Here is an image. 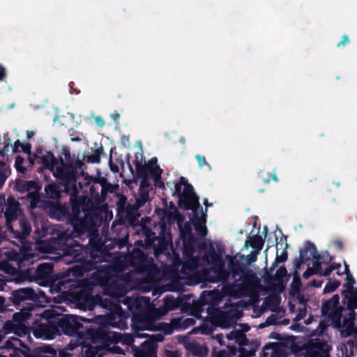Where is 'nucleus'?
Wrapping results in <instances>:
<instances>
[{
    "label": "nucleus",
    "mask_w": 357,
    "mask_h": 357,
    "mask_svg": "<svg viewBox=\"0 0 357 357\" xmlns=\"http://www.w3.org/2000/svg\"><path fill=\"white\" fill-rule=\"evenodd\" d=\"M211 258L208 262L213 265L210 269H206L203 272V279L208 282H221L226 284L230 275L234 280L237 277V281H243L246 286H251L255 280V275L252 271L248 269L243 264L231 257L228 260V268L226 270L225 263L222 259H218L216 252L213 250L211 254Z\"/></svg>",
    "instance_id": "3"
},
{
    "label": "nucleus",
    "mask_w": 357,
    "mask_h": 357,
    "mask_svg": "<svg viewBox=\"0 0 357 357\" xmlns=\"http://www.w3.org/2000/svg\"><path fill=\"white\" fill-rule=\"evenodd\" d=\"M114 190V185L109 182H107L105 185H102L100 190V200H102V202L106 200L107 194L109 192H113Z\"/></svg>",
    "instance_id": "47"
},
{
    "label": "nucleus",
    "mask_w": 357,
    "mask_h": 357,
    "mask_svg": "<svg viewBox=\"0 0 357 357\" xmlns=\"http://www.w3.org/2000/svg\"><path fill=\"white\" fill-rule=\"evenodd\" d=\"M216 357H230L229 354L225 349L218 351L216 353Z\"/></svg>",
    "instance_id": "64"
},
{
    "label": "nucleus",
    "mask_w": 357,
    "mask_h": 357,
    "mask_svg": "<svg viewBox=\"0 0 357 357\" xmlns=\"http://www.w3.org/2000/svg\"><path fill=\"white\" fill-rule=\"evenodd\" d=\"M143 234L145 236V243L148 247H150L151 245H153L155 242V238L157 236L155 234L149 227H143Z\"/></svg>",
    "instance_id": "43"
},
{
    "label": "nucleus",
    "mask_w": 357,
    "mask_h": 357,
    "mask_svg": "<svg viewBox=\"0 0 357 357\" xmlns=\"http://www.w3.org/2000/svg\"><path fill=\"white\" fill-rule=\"evenodd\" d=\"M6 311H13V309H10V304L8 301H6L3 296H0V313Z\"/></svg>",
    "instance_id": "55"
},
{
    "label": "nucleus",
    "mask_w": 357,
    "mask_h": 357,
    "mask_svg": "<svg viewBox=\"0 0 357 357\" xmlns=\"http://www.w3.org/2000/svg\"><path fill=\"white\" fill-rule=\"evenodd\" d=\"M122 335H123V334H121V333L111 331L110 336H109L110 339H109V342H112V343L121 342V339H122Z\"/></svg>",
    "instance_id": "56"
},
{
    "label": "nucleus",
    "mask_w": 357,
    "mask_h": 357,
    "mask_svg": "<svg viewBox=\"0 0 357 357\" xmlns=\"http://www.w3.org/2000/svg\"><path fill=\"white\" fill-rule=\"evenodd\" d=\"M93 153L90 155H84V160L87 163H100V156L103 153V147H100L93 150L92 149Z\"/></svg>",
    "instance_id": "37"
},
{
    "label": "nucleus",
    "mask_w": 357,
    "mask_h": 357,
    "mask_svg": "<svg viewBox=\"0 0 357 357\" xmlns=\"http://www.w3.org/2000/svg\"><path fill=\"white\" fill-rule=\"evenodd\" d=\"M89 191L90 195L94 198L96 202H102L100 200V193H99V186L93 183L89 187Z\"/></svg>",
    "instance_id": "50"
},
{
    "label": "nucleus",
    "mask_w": 357,
    "mask_h": 357,
    "mask_svg": "<svg viewBox=\"0 0 357 357\" xmlns=\"http://www.w3.org/2000/svg\"><path fill=\"white\" fill-rule=\"evenodd\" d=\"M44 208L48 210L50 217L57 220H66L70 222V211L66 204H61L59 202L56 203L47 200L44 202Z\"/></svg>",
    "instance_id": "11"
},
{
    "label": "nucleus",
    "mask_w": 357,
    "mask_h": 357,
    "mask_svg": "<svg viewBox=\"0 0 357 357\" xmlns=\"http://www.w3.org/2000/svg\"><path fill=\"white\" fill-rule=\"evenodd\" d=\"M192 354L195 356H204L207 354V349L202 347L199 344H193L190 348Z\"/></svg>",
    "instance_id": "46"
},
{
    "label": "nucleus",
    "mask_w": 357,
    "mask_h": 357,
    "mask_svg": "<svg viewBox=\"0 0 357 357\" xmlns=\"http://www.w3.org/2000/svg\"><path fill=\"white\" fill-rule=\"evenodd\" d=\"M350 43L349 38L347 35H344L342 37V40L337 44L338 47H344Z\"/></svg>",
    "instance_id": "61"
},
{
    "label": "nucleus",
    "mask_w": 357,
    "mask_h": 357,
    "mask_svg": "<svg viewBox=\"0 0 357 357\" xmlns=\"http://www.w3.org/2000/svg\"><path fill=\"white\" fill-rule=\"evenodd\" d=\"M310 251V255L315 253L314 244L310 241H306L304 248L300 250V256L298 258H296L294 261V271H297L301 268V266L303 264L310 261V257H307V252Z\"/></svg>",
    "instance_id": "22"
},
{
    "label": "nucleus",
    "mask_w": 357,
    "mask_h": 357,
    "mask_svg": "<svg viewBox=\"0 0 357 357\" xmlns=\"http://www.w3.org/2000/svg\"><path fill=\"white\" fill-rule=\"evenodd\" d=\"M24 351H26V349L24 350H22L18 348H15L13 353L10 354L9 356L10 357H22V355L24 356Z\"/></svg>",
    "instance_id": "62"
},
{
    "label": "nucleus",
    "mask_w": 357,
    "mask_h": 357,
    "mask_svg": "<svg viewBox=\"0 0 357 357\" xmlns=\"http://www.w3.org/2000/svg\"><path fill=\"white\" fill-rule=\"evenodd\" d=\"M42 185L38 181L31 180L26 181L23 179H16L14 189L20 193H31L32 192L40 191Z\"/></svg>",
    "instance_id": "18"
},
{
    "label": "nucleus",
    "mask_w": 357,
    "mask_h": 357,
    "mask_svg": "<svg viewBox=\"0 0 357 357\" xmlns=\"http://www.w3.org/2000/svg\"><path fill=\"white\" fill-rule=\"evenodd\" d=\"M180 238L183 241V253L188 256L195 252V243L197 239L192 232L190 225L187 222L180 227Z\"/></svg>",
    "instance_id": "12"
},
{
    "label": "nucleus",
    "mask_w": 357,
    "mask_h": 357,
    "mask_svg": "<svg viewBox=\"0 0 357 357\" xmlns=\"http://www.w3.org/2000/svg\"><path fill=\"white\" fill-rule=\"evenodd\" d=\"M195 158L197 160L199 168L203 169L204 167H206L208 171L211 170V166L206 161V158L204 155L197 154L195 155Z\"/></svg>",
    "instance_id": "51"
},
{
    "label": "nucleus",
    "mask_w": 357,
    "mask_h": 357,
    "mask_svg": "<svg viewBox=\"0 0 357 357\" xmlns=\"http://www.w3.org/2000/svg\"><path fill=\"white\" fill-rule=\"evenodd\" d=\"M59 319V326H60L61 333L69 336H75L78 333V331L83 327L80 321L89 323L90 320L87 318L73 315L65 314Z\"/></svg>",
    "instance_id": "6"
},
{
    "label": "nucleus",
    "mask_w": 357,
    "mask_h": 357,
    "mask_svg": "<svg viewBox=\"0 0 357 357\" xmlns=\"http://www.w3.org/2000/svg\"><path fill=\"white\" fill-rule=\"evenodd\" d=\"M24 161V158L20 155H17L15 158V167L18 172L22 174H24L26 171V167L23 166Z\"/></svg>",
    "instance_id": "52"
},
{
    "label": "nucleus",
    "mask_w": 357,
    "mask_h": 357,
    "mask_svg": "<svg viewBox=\"0 0 357 357\" xmlns=\"http://www.w3.org/2000/svg\"><path fill=\"white\" fill-rule=\"evenodd\" d=\"M264 244V239L259 234L252 236H248V239L245 241V246L247 248L250 246L254 250L261 252Z\"/></svg>",
    "instance_id": "31"
},
{
    "label": "nucleus",
    "mask_w": 357,
    "mask_h": 357,
    "mask_svg": "<svg viewBox=\"0 0 357 357\" xmlns=\"http://www.w3.org/2000/svg\"><path fill=\"white\" fill-rule=\"evenodd\" d=\"M41 331L49 339H52L55 335L61 334V328L59 326L58 317L54 318L50 321L47 324H41Z\"/></svg>",
    "instance_id": "24"
},
{
    "label": "nucleus",
    "mask_w": 357,
    "mask_h": 357,
    "mask_svg": "<svg viewBox=\"0 0 357 357\" xmlns=\"http://www.w3.org/2000/svg\"><path fill=\"white\" fill-rule=\"evenodd\" d=\"M147 166H149V169L151 171V174L153 177H156L158 178H160V176L162 173V169L160 168V167L158 165V159L157 158L154 157L152 158L149 162V164H147Z\"/></svg>",
    "instance_id": "38"
},
{
    "label": "nucleus",
    "mask_w": 357,
    "mask_h": 357,
    "mask_svg": "<svg viewBox=\"0 0 357 357\" xmlns=\"http://www.w3.org/2000/svg\"><path fill=\"white\" fill-rule=\"evenodd\" d=\"M150 338L143 342L139 347H132L134 357H158V342L162 341V337Z\"/></svg>",
    "instance_id": "9"
},
{
    "label": "nucleus",
    "mask_w": 357,
    "mask_h": 357,
    "mask_svg": "<svg viewBox=\"0 0 357 357\" xmlns=\"http://www.w3.org/2000/svg\"><path fill=\"white\" fill-rule=\"evenodd\" d=\"M99 305L102 308L109 310L112 314H116L121 310V306L120 304L107 298L99 301Z\"/></svg>",
    "instance_id": "34"
},
{
    "label": "nucleus",
    "mask_w": 357,
    "mask_h": 357,
    "mask_svg": "<svg viewBox=\"0 0 357 357\" xmlns=\"http://www.w3.org/2000/svg\"><path fill=\"white\" fill-rule=\"evenodd\" d=\"M44 190L45 196L47 199H51L59 202L61 198V190L59 188V186L57 184L54 183H48L45 186Z\"/></svg>",
    "instance_id": "29"
},
{
    "label": "nucleus",
    "mask_w": 357,
    "mask_h": 357,
    "mask_svg": "<svg viewBox=\"0 0 357 357\" xmlns=\"http://www.w3.org/2000/svg\"><path fill=\"white\" fill-rule=\"evenodd\" d=\"M135 171L138 178H147L148 174H151L149 166L146 164L142 165L137 159L135 160Z\"/></svg>",
    "instance_id": "40"
},
{
    "label": "nucleus",
    "mask_w": 357,
    "mask_h": 357,
    "mask_svg": "<svg viewBox=\"0 0 357 357\" xmlns=\"http://www.w3.org/2000/svg\"><path fill=\"white\" fill-rule=\"evenodd\" d=\"M194 227L195 230L202 236H205L206 234V227L205 222H202L197 216V221L194 222Z\"/></svg>",
    "instance_id": "49"
},
{
    "label": "nucleus",
    "mask_w": 357,
    "mask_h": 357,
    "mask_svg": "<svg viewBox=\"0 0 357 357\" xmlns=\"http://www.w3.org/2000/svg\"><path fill=\"white\" fill-rule=\"evenodd\" d=\"M260 252L257 250H252L251 252L245 257L248 263L250 264L251 263L255 262L257 259V256Z\"/></svg>",
    "instance_id": "58"
},
{
    "label": "nucleus",
    "mask_w": 357,
    "mask_h": 357,
    "mask_svg": "<svg viewBox=\"0 0 357 357\" xmlns=\"http://www.w3.org/2000/svg\"><path fill=\"white\" fill-rule=\"evenodd\" d=\"M54 266L50 263L39 264L32 275V279L40 286H49L53 282Z\"/></svg>",
    "instance_id": "10"
},
{
    "label": "nucleus",
    "mask_w": 357,
    "mask_h": 357,
    "mask_svg": "<svg viewBox=\"0 0 357 357\" xmlns=\"http://www.w3.org/2000/svg\"><path fill=\"white\" fill-rule=\"evenodd\" d=\"M128 234H126V236L121 238H114L112 241V247L111 246V244L105 245V250H109L114 248H118L119 250H122L124 248H126L128 249Z\"/></svg>",
    "instance_id": "36"
},
{
    "label": "nucleus",
    "mask_w": 357,
    "mask_h": 357,
    "mask_svg": "<svg viewBox=\"0 0 357 357\" xmlns=\"http://www.w3.org/2000/svg\"><path fill=\"white\" fill-rule=\"evenodd\" d=\"M289 246L288 244H286V248ZM288 258V253L286 249L283 250L281 252L280 255H277L275 259V265H278L280 263H283L287 261Z\"/></svg>",
    "instance_id": "54"
},
{
    "label": "nucleus",
    "mask_w": 357,
    "mask_h": 357,
    "mask_svg": "<svg viewBox=\"0 0 357 357\" xmlns=\"http://www.w3.org/2000/svg\"><path fill=\"white\" fill-rule=\"evenodd\" d=\"M41 163L47 169L53 170L54 167H56V169L59 167H62L63 165L61 167H56L59 162L58 159L54 155L52 151H47L45 155H43L40 159ZM61 165V161L60 160Z\"/></svg>",
    "instance_id": "27"
},
{
    "label": "nucleus",
    "mask_w": 357,
    "mask_h": 357,
    "mask_svg": "<svg viewBox=\"0 0 357 357\" xmlns=\"http://www.w3.org/2000/svg\"><path fill=\"white\" fill-rule=\"evenodd\" d=\"M220 300V294L215 291H204L199 298L201 305H211L207 308V310H208L210 312H211V307H217L218 303Z\"/></svg>",
    "instance_id": "23"
},
{
    "label": "nucleus",
    "mask_w": 357,
    "mask_h": 357,
    "mask_svg": "<svg viewBox=\"0 0 357 357\" xmlns=\"http://www.w3.org/2000/svg\"><path fill=\"white\" fill-rule=\"evenodd\" d=\"M330 348L322 340L315 339L307 347L305 357H329Z\"/></svg>",
    "instance_id": "13"
},
{
    "label": "nucleus",
    "mask_w": 357,
    "mask_h": 357,
    "mask_svg": "<svg viewBox=\"0 0 357 357\" xmlns=\"http://www.w3.org/2000/svg\"><path fill=\"white\" fill-rule=\"evenodd\" d=\"M61 161L63 166L56 169L54 176L63 186V191L71 195L70 199L71 204L70 220L79 218L82 210L86 216L89 212L87 208L89 201L84 196H78L83 186L80 182L77 185L79 171L80 170L83 172V167L85 165L84 162L78 158L74 162H65L63 159H61Z\"/></svg>",
    "instance_id": "2"
},
{
    "label": "nucleus",
    "mask_w": 357,
    "mask_h": 357,
    "mask_svg": "<svg viewBox=\"0 0 357 357\" xmlns=\"http://www.w3.org/2000/svg\"><path fill=\"white\" fill-rule=\"evenodd\" d=\"M208 313L218 326L225 328L235 324L239 319L238 312L234 309L221 310L218 307H211V312L208 310Z\"/></svg>",
    "instance_id": "7"
},
{
    "label": "nucleus",
    "mask_w": 357,
    "mask_h": 357,
    "mask_svg": "<svg viewBox=\"0 0 357 357\" xmlns=\"http://www.w3.org/2000/svg\"><path fill=\"white\" fill-rule=\"evenodd\" d=\"M227 339L236 340L240 346H248L250 344L249 339L246 335L241 330H234L227 335Z\"/></svg>",
    "instance_id": "30"
},
{
    "label": "nucleus",
    "mask_w": 357,
    "mask_h": 357,
    "mask_svg": "<svg viewBox=\"0 0 357 357\" xmlns=\"http://www.w3.org/2000/svg\"><path fill=\"white\" fill-rule=\"evenodd\" d=\"M75 301L79 304L83 305L85 307L86 306L88 303H91L93 301H89L90 298H91V289H82L80 291L76 292L75 294Z\"/></svg>",
    "instance_id": "33"
},
{
    "label": "nucleus",
    "mask_w": 357,
    "mask_h": 357,
    "mask_svg": "<svg viewBox=\"0 0 357 357\" xmlns=\"http://www.w3.org/2000/svg\"><path fill=\"white\" fill-rule=\"evenodd\" d=\"M10 173L9 167L4 162L0 160V189L2 188Z\"/></svg>",
    "instance_id": "41"
},
{
    "label": "nucleus",
    "mask_w": 357,
    "mask_h": 357,
    "mask_svg": "<svg viewBox=\"0 0 357 357\" xmlns=\"http://www.w3.org/2000/svg\"><path fill=\"white\" fill-rule=\"evenodd\" d=\"M172 195L178 197V206L181 209L191 210L196 214L197 210L202 208L193 186L183 176H181L179 181L174 185Z\"/></svg>",
    "instance_id": "5"
},
{
    "label": "nucleus",
    "mask_w": 357,
    "mask_h": 357,
    "mask_svg": "<svg viewBox=\"0 0 357 357\" xmlns=\"http://www.w3.org/2000/svg\"><path fill=\"white\" fill-rule=\"evenodd\" d=\"M134 342V338L130 334H123L121 343L126 345H131Z\"/></svg>",
    "instance_id": "59"
},
{
    "label": "nucleus",
    "mask_w": 357,
    "mask_h": 357,
    "mask_svg": "<svg viewBox=\"0 0 357 357\" xmlns=\"http://www.w3.org/2000/svg\"><path fill=\"white\" fill-rule=\"evenodd\" d=\"M47 296L43 291L37 294L33 289L29 287L19 288L11 292V296L8 303L10 306L13 305L16 310L27 308L31 306V310L35 307H42L43 303L47 302Z\"/></svg>",
    "instance_id": "4"
},
{
    "label": "nucleus",
    "mask_w": 357,
    "mask_h": 357,
    "mask_svg": "<svg viewBox=\"0 0 357 357\" xmlns=\"http://www.w3.org/2000/svg\"><path fill=\"white\" fill-rule=\"evenodd\" d=\"M20 151L26 154L30 155L31 153V145L29 143L23 144L21 146Z\"/></svg>",
    "instance_id": "63"
},
{
    "label": "nucleus",
    "mask_w": 357,
    "mask_h": 357,
    "mask_svg": "<svg viewBox=\"0 0 357 357\" xmlns=\"http://www.w3.org/2000/svg\"><path fill=\"white\" fill-rule=\"evenodd\" d=\"M73 227V235L75 237L83 238L88 236L91 227V221L87 218H76L68 222Z\"/></svg>",
    "instance_id": "16"
},
{
    "label": "nucleus",
    "mask_w": 357,
    "mask_h": 357,
    "mask_svg": "<svg viewBox=\"0 0 357 357\" xmlns=\"http://www.w3.org/2000/svg\"><path fill=\"white\" fill-rule=\"evenodd\" d=\"M322 316L327 317L335 324H339L342 316V307L340 305V296L334 294L333 296L322 303L321 307Z\"/></svg>",
    "instance_id": "8"
},
{
    "label": "nucleus",
    "mask_w": 357,
    "mask_h": 357,
    "mask_svg": "<svg viewBox=\"0 0 357 357\" xmlns=\"http://www.w3.org/2000/svg\"><path fill=\"white\" fill-rule=\"evenodd\" d=\"M302 286L301 278L297 271H294V278L291 284V291L293 294L298 293Z\"/></svg>",
    "instance_id": "44"
},
{
    "label": "nucleus",
    "mask_w": 357,
    "mask_h": 357,
    "mask_svg": "<svg viewBox=\"0 0 357 357\" xmlns=\"http://www.w3.org/2000/svg\"><path fill=\"white\" fill-rule=\"evenodd\" d=\"M108 182L105 177L99 176L93 179V183L99 187H102Z\"/></svg>",
    "instance_id": "60"
},
{
    "label": "nucleus",
    "mask_w": 357,
    "mask_h": 357,
    "mask_svg": "<svg viewBox=\"0 0 357 357\" xmlns=\"http://www.w3.org/2000/svg\"><path fill=\"white\" fill-rule=\"evenodd\" d=\"M241 346L238 349V357H253L255 356V350H247L245 348Z\"/></svg>",
    "instance_id": "53"
},
{
    "label": "nucleus",
    "mask_w": 357,
    "mask_h": 357,
    "mask_svg": "<svg viewBox=\"0 0 357 357\" xmlns=\"http://www.w3.org/2000/svg\"><path fill=\"white\" fill-rule=\"evenodd\" d=\"M18 225L17 229H15L12 225H8V229L13 234L15 238L25 240L31 231V225L23 218L19 219Z\"/></svg>",
    "instance_id": "20"
},
{
    "label": "nucleus",
    "mask_w": 357,
    "mask_h": 357,
    "mask_svg": "<svg viewBox=\"0 0 357 357\" xmlns=\"http://www.w3.org/2000/svg\"><path fill=\"white\" fill-rule=\"evenodd\" d=\"M356 283V280L351 274L346 275V282L344 284V287L347 289H352Z\"/></svg>",
    "instance_id": "57"
},
{
    "label": "nucleus",
    "mask_w": 357,
    "mask_h": 357,
    "mask_svg": "<svg viewBox=\"0 0 357 357\" xmlns=\"http://www.w3.org/2000/svg\"><path fill=\"white\" fill-rule=\"evenodd\" d=\"M77 259L78 264L73 267L74 274L82 276L96 269L92 278L101 285L107 282L110 271L120 273L130 266L128 254L121 255L119 252H114L112 255L109 250L103 249L98 243L86 247Z\"/></svg>",
    "instance_id": "1"
},
{
    "label": "nucleus",
    "mask_w": 357,
    "mask_h": 357,
    "mask_svg": "<svg viewBox=\"0 0 357 357\" xmlns=\"http://www.w3.org/2000/svg\"><path fill=\"white\" fill-rule=\"evenodd\" d=\"M27 308L18 309L20 312H15L13 314V319L15 321H23L29 318L31 312V306L26 307Z\"/></svg>",
    "instance_id": "39"
},
{
    "label": "nucleus",
    "mask_w": 357,
    "mask_h": 357,
    "mask_svg": "<svg viewBox=\"0 0 357 357\" xmlns=\"http://www.w3.org/2000/svg\"><path fill=\"white\" fill-rule=\"evenodd\" d=\"M322 258L323 257L320 254L314 256L313 259H315V261L313 263V266L311 267L312 270L314 271V274L319 275L321 271L323 270L321 261Z\"/></svg>",
    "instance_id": "48"
},
{
    "label": "nucleus",
    "mask_w": 357,
    "mask_h": 357,
    "mask_svg": "<svg viewBox=\"0 0 357 357\" xmlns=\"http://www.w3.org/2000/svg\"><path fill=\"white\" fill-rule=\"evenodd\" d=\"M21 212L20 204L13 197H8L4 215L6 220V225H10L12 221L17 219L19 213Z\"/></svg>",
    "instance_id": "17"
},
{
    "label": "nucleus",
    "mask_w": 357,
    "mask_h": 357,
    "mask_svg": "<svg viewBox=\"0 0 357 357\" xmlns=\"http://www.w3.org/2000/svg\"><path fill=\"white\" fill-rule=\"evenodd\" d=\"M26 197L30 200V208L31 209H34L36 207L44 208L43 203L46 201L41 199L40 191L27 193Z\"/></svg>",
    "instance_id": "32"
},
{
    "label": "nucleus",
    "mask_w": 357,
    "mask_h": 357,
    "mask_svg": "<svg viewBox=\"0 0 357 357\" xmlns=\"http://www.w3.org/2000/svg\"><path fill=\"white\" fill-rule=\"evenodd\" d=\"M149 199L147 192H142L136 197L135 203L132 205L129 204L126 208V215L128 218H135L138 214L139 209L142 207Z\"/></svg>",
    "instance_id": "21"
},
{
    "label": "nucleus",
    "mask_w": 357,
    "mask_h": 357,
    "mask_svg": "<svg viewBox=\"0 0 357 357\" xmlns=\"http://www.w3.org/2000/svg\"><path fill=\"white\" fill-rule=\"evenodd\" d=\"M342 294L347 299V307L349 310H354L357 308V287L343 290Z\"/></svg>",
    "instance_id": "26"
},
{
    "label": "nucleus",
    "mask_w": 357,
    "mask_h": 357,
    "mask_svg": "<svg viewBox=\"0 0 357 357\" xmlns=\"http://www.w3.org/2000/svg\"><path fill=\"white\" fill-rule=\"evenodd\" d=\"M179 307V301L172 296H167L164 298L162 310L164 313L177 309Z\"/></svg>",
    "instance_id": "35"
},
{
    "label": "nucleus",
    "mask_w": 357,
    "mask_h": 357,
    "mask_svg": "<svg viewBox=\"0 0 357 357\" xmlns=\"http://www.w3.org/2000/svg\"><path fill=\"white\" fill-rule=\"evenodd\" d=\"M287 275V271L284 266H280L276 271L275 275H268L267 278H265V281L269 285H273L275 282H278L280 286V290L282 291L284 288L282 284V279L286 277Z\"/></svg>",
    "instance_id": "25"
},
{
    "label": "nucleus",
    "mask_w": 357,
    "mask_h": 357,
    "mask_svg": "<svg viewBox=\"0 0 357 357\" xmlns=\"http://www.w3.org/2000/svg\"><path fill=\"white\" fill-rule=\"evenodd\" d=\"M161 231L155 238L153 245H151L154 250V255L158 256L162 254L168 249L169 245L172 241V235L170 231H167L165 225H162L160 227Z\"/></svg>",
    "instance_id": "15"
},
{
    "label": "nucleus",
    "mask_w": 357,
    "mask_h": 357,
    "mask_svg": "<svg viewBox=\"0 0 357 357\" xmlns=\"http://www.w3.org/2000/svg\"><path fill=\"white\" fill-rule=\"evenodd\" d=\"M111 331L107 330V327H102L92 332V339L93 342H109Z\"/></svg>",
    "instance_id": "28"
},
{
    "label": "nucleus",
    "mask_w": 357,
    "mask_h": 357,
    "mask_svg": "<svg viewBox=\"0 0 357 357\" xmlns=\"http://www.w3.org/2000/svg\"><path fill=\"white\" fill-rule=\"evenodd\" d=\"M340 285V282L337 280H332L330 279L328 282L325 285L324 289V294H329L334 292Z\"/></svg>",
    "instance_id": "45"
},
{
    "label": "nucleus",
    "mask_w": 357,
    "mask_h": 357,
    "mask_svg": "<svg viewBox=\"0 0 357 357\" xmlns=\"http://www.w3.org/2000/svg\"><path fill=\"white\" fill-rule=\"evenodd\" d=\"M258 176L264 183H268L271 180H273L275 182L279 181V179L275 172L273 173H269L265 172L264 170H261L259 172Z\"/></svg>",
    "instance_id": "42"
},
{
    "label": "nucleus",
    "mask_w": 357,
    "mask_h": 357,
    "mask_svg": "<svg viewBox=\"0 0 357 357\" xmlns=\"http://www.w3.org/2000/svg\"><path fill=\"white\" fill-rule=\"evenodd\" d=\"M130 267H133L137 272H144L148 268L147 257L143 250L134 248L132 252L128 254Z\"/></svg>",
    "instance_id": "14"
},
{
    "label": "nucleus",
    "mask_w": 357,
    "mask_h": 357,
    "mask_svg": "<svg viewBox=\"0 0 357 357\" xmlns=\"http://www.w3.org/2000/svg\"><path fill=\"white\" fill-rule=\"evenodd\" d=\"M24 357H56V351L50 346H41L31 349L26 347Z\"/></svg>",
    "instance_id": "19"
}]
</instances>
